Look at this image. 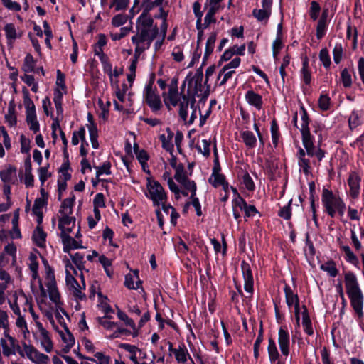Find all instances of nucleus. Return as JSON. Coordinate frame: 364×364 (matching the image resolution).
Instances as JSON below:
<instances>
[{
	"mask_svg": "<svg viewBox=\"0 0 364 364\" xmlns=\"http://www.w3.org/2000/svg\"><path fill=\"white\" fill-rule=\"evenodd\" d=\"M321 203L325 212L331 218L338 213L342 217L346 210V204L342 198L333 193L332 191L323 188L321 195Z\"/></svg>",
	"mask_w": 364,
	"mask_h": 364,
	"instance_id": "6",
	"label": "nucleus"
},
{
	"mask_svg": "<svg viewBox=\"0 0 364 364\" xmlns=\"http://www.w3.org/2000/svg\"><path fill=\"white\" fill-rule=\"evenodd\" d=\"M33 336L36 342L40 345L42 349L49 353L53 351V343L49 332L43 327L42 323H38V328L33 331Z\"/></svg>",
	"mask_w": 364,
	"mask_h": 364,
	"instance_id": "10",
	"label": "nucleus"
},
{
	"mask_svg": "<svg viewBox=\"0 0 364 364\" xmlns=\"http://www.w3.org/2000/svg\"><path fill=\"white\" fill-rule=\"evenodd\" d=\"M46 316L51 323L53 328L58 333L64 348H65L67 350H69L75 344V338L73 334L68 330V328L60 329V328L55 324L54 318L51 314L47 313Z\"/></svg>",
	"mask_w": 364,
	"mask_h": 364,
	"instance_id": "11",
	"label": "nucleus"
},
{
	"mask_svg": "<svg viewBox=\"0 0 364 364\" xmlns=\"http://www.w3.org/2000/svg\"><path fill=\"white\" fill-rule=\"evenodd\" d=\"M119 347L124 349L128 354L127 357L132 360L133 364H139V358L142 355V351L136 346L129 343H120Z\"/></svg>",
	"mask_w": 364,
	"mask_h": 364,
	"instance_id": "17",
	"label": "nucleus"
},
{
	"mask_svg": "<svg viewBox=\"0 0 364 364\" xmlns=\"http://www.w3.org/2000/svg\"><path fill=\"white\" fill-rule=\"evenodd\" d=\"M306 152L300 148L299 149V165L304 173L308 174L310 171V161L305 158Z\"/></svg>",
	"mask_w": 364,
	"mask_h": 364,
	"instance_id": "40",
	"label": "nucleus"
},
{
	"mask_svg": "<svg viewBox=\"0 0 364 364\" xmlns=\"http://www.w3.org/2000/svg\"><path fill=\"white\" fill-rule=\"evenodd\" d=\"M9 316L6 311L0 309V328L4 329V333H9Z\"/></svg>",
	"mask_w": 364,
	"mask_h": 364,
	"instance_id": "52",
	"label": "nucleus"
},
{
	"mask_svg": "<svg viewBox=\"0 0 364 364\" xmlns=\"http://www.w3.org/2000/svg\"><path fill=\"white\" fill-rule=\"evenodd\" d=\"M32 238L38 247H44L46 246V234L39 225L34 230Z\"/></svg>",
	"mask_w": 364,
	"mask_h": 364,
	"instance_id": "29",
	"label": "nucleus"
},
{
	"mask_svg": "<svg viewBox=\"0 0 364 364\" xmlns=\"http://www.w3.org/2000/svg\"><path fill=\"white\" fill-rule=\"evenodd\" d=\"M70 291V294L77 301H83L85 300L86 296L85 293L82 291V288L77 281L76 282V284H73L68 288Z\"/></svg>",
	"mask_w": 364,
	"mask_h": 364,
	"instance_id": "42",
	"label": "nucleus"
},
{
	"mask_svg": "<svg viewBox=\"0 0 364 364\" xmlns=\"http://www.w3.org/2000/svg\"><path fill=\"white\" fill-rule=\"evenodd\" d=\"M286 304L291 311V308L299 306V299L297 294L294 293L290 286L286 284L284 287Z\"/></svg>",
	"mask_w": 364,
	"mask_h": 364,
	"instance_id": "20",
	"label": "nucleus"
},
{
	"mask_svg": "<svg viewBox=\"0 0 364 364\" xmlns=\"http://www.w3.org/2000/svg\"><path fill=\"white\" fill-rule=\"evenodd\" d=\"M173 136V132L168 127L166 129L165 133L159 134V140L161 142L163 149L168 152H172L173 150V144L172 143Z\"/></svg>",
	"mask_w": 364,
	"mask_h": 364,
	"instance_id": "21",
	"label": "nucleus"
},
{
	"mask_svg": "<svg viewBox=\"0 0 364 364\" xmlns=\"http://www.w3.org/2000/svg\"><path fill=\"white\" fill-rule=\"evenodd\" d=\"M16 169L14 167L9 166L0 172V178L4 183H9L15 178Z\"/></svg>",
	"mask_w": 364,
	"mask_h": 364,
	"instance_id": "43",
	"label": "nucleus"
},
{
	"mask_svg": "<svg viewBox=\"0 0 364 364\" xmlns=\"http://www.w3.org/2000/svg\"><path fill=\"white\" fill-rule=\"evenodd\" d=\"M25 300V307L23 308V311H26V308H28L29 313L31 314L32 318L33 319L36 325V328H38V323H41L39 321L38 315L34 311L33 307L31 303L28 301V299L23 295V296Z\"/></svg>",
	"mask_w": 364,
	"mask_h": 364,
	"instance_id": "48",
	"label": "nucleus"
},
{
	"mask_svg": "<svg viewBox=\"0 0 364 364\" xmlns=\"http://www.w3.org/2000/svg\"><path fill=\"white\" fill-rule=\"evenodd\" d=\"M273 0H262V9H255L252 11L253 16L260 22L267 23L272 14Z\"/></svg>",
	"mask_w": 364,
	"mask_h": 364,
	"instance_id": "14",
	"label": "nucleus"
},
{
	"mask_svg": "<svg viewBox=\"0 0 364 364\" xmlns=\"http://www.w3.org/2000/svg\"><path fill=\"white\" fill-rule=\"evenodd\" d=\"M23 92L24 95L23 104L26 108V114L27 116L36 115V107L33 102L29 97V93L28 90L24 88L23 90Z\"/></svg>",
	"mask_w": 364,
	"mask_h": 364,
	"instance_id": "35",
	"label": "nucleus"
},
{
	"mask_svg": "<svg viewBox=\"0 0 364 364\" xmlns=\"http://www.w3.org/2000/svg\"><path fill=\"white\" fill-rule=\"evenodd\" d=\"M26 122L31 130L36 133L39 131V123L37 120L36 115L26 117Z\"/></svg>",
	"mask_w": 364,
	"mask_h": 364,
	"instance_id": "64",
	"label": "nucleus"
},
{
	"mask_svg": "<svg viewBox=\"0 0 364 364\" xmlns=\"http://www.w3.org/2000/svg\"><path fill=\"white\" fill-rule=\"evenodd\" d=\"M74 197L66 198L63 201L59 211L60 214V218H73L71 215L73 213V206L74 205Z\"/></svg>",
	"mask_w": 364,
	"mask_h": 364,
	"instance_id": "25",
	"label": "nucleus"
},
{
	"mask_svg": "<svg viewBox=\"0 0 364 364\" xmlns=\"http://www.w3.org/2000/svg\"><path fill=\"white\" fill-rule=\"evenodd\" d=\"M341 79L343 85L345 87H350L352 85V77L350 72L347 69L344 68L341 73Z\"/></svg>",
	"mask_w": 364,
	"mask_h": 364,
	"instance_id": "54",
	"label": "nucleus"
},
{
	"mask_svg": "<svg viewBox=\"0 0 364 364\" xmlns=\"http://www.w3.org/2000/svg\"><path fill=\"white\" fill-rule=\"evenodd\" d=\"M303 308L304 311L302 312V326L304 331L307 335L312 336L314 334V329L312 327L311 321L306 306H304Z\"/></svg>",
	"mask_w": 364,
	"mask_h": 364,
	"instance_id": "36",
	"label": "nucleus"
},
{
	"mask_svg": "<svg viewBox=\"0 0 364 364\" xmlns=\"http://www.w3.org/2000/svg\"><path fill=\"white\" fill-rule=\"evenodd\" d=\"M225 181H226L225 176L221 174L216 167H214L213 169V173L208 178L209 183L211 184L213 187L218 188L222 184H224Z\"/></svg>",
	"mask_w": 364,
	"mask_h": 364,
	"instance_id": "30",
	"label": "nucleus"
},
{
	"mask_svg": "<svg viewBox=\"0 0 364 364\" xmlns=\"http://www.w3.org/2000/svg\"><path fill=\"white\" fill-rule=\"evenodd\" d=\"M15 323L19 332L22 334L23 338L28 339L30 336V331L28 328L24 315L22 314L20 316H17Z\"/></svg>",
	"mask_w": 364,
	"mask_h": 364,
	"instance_id": "33",
	"label": "nucleus"
},
{
	"mask_svg": "<svg viewBox=\"0 0 364 364\" xmlns=\"http://www.w3.org/2000/svg\"><path fill=\"white\" fill-rule=\"evenodd\" d=\"M75 228V218H59L58 228L60 230V235H69L73 230Z\"/></svg>",
	"mask_w": 364,
	"mask_h": 364,
	"instance_id": "22",
	"label": "nucleus"
},
{
	"mask_svg": "<svg viewBox=\"0 0 364 364\" xmlns=\"http://www.w3.org/2000/svg\"><path fill=\"white\" fill-rule=\"evenodd\" d=\"M164 102L168 110L173 107L178 106V114L181 119L188 124H192L197 118V107L196 100L182 92L179 93L176 85L168 87L167 92L163 93Z\"/></svg>",
	"mask_w": 364,
	"mask_h": 364,
	"instance_id": "3",
	"label": "nucleus"
},
{
	"mask_svg": "<svg viewBox=\"0 0 364 364\" xmlns=\"http://www.w3.org/2000/svg\"><path fill=\"white\" fill-rule=\"evenodd\" d=\"M173 355L177 363L180 364H195L188 349L183 344L174 350Z\"/></svg>",
	"mask_w": 364,
	"mask_h": 364,
	"instance_id": "18",
	"label": "nucleus"
},
{
	"mask_svg": "<svg viewBox=\"0 0 364 364\" xmlns=\"http://www.w3.org/2000/svg\"><path fill=\"white\" fill-rule=\"evenodd\" d=\"M85 359L95 364H109V358L100 352L95 354V358L85 357Z\"/></svg>",
	"mask_w": 364,
	"mask_h": 364,
	"instance_id": "51",
	"label": "nucleus"
},
{
	"mask_svg": "<svg viewBox=\"0 0 364 364\" xmlns=\"http://www.w3.org/2000/svg\"><path fill=\"white\" fill-rule=\"evenodd\" d=\"M165 0H143L141 4L142 13L141 15L151 16L156 19H161V36H164L168 30V10L163 6Z\"/></svg>",
	"mask_w": 364,
	"mask_h": 364,
	"instance_id": "5",
	"label": "nucleus"
},
{
	"mask_svg": "<svg viewBox=\"0 0 364 364\" xmlns=\"http://www.w3.org/2000/svg\"><path fill=\"white\" fill-rule=\"evenodd\" d=\"M45 205V200L43 198H38L35 200L33 206V213L38 217L42 216V208Z\"/></svg>",
	"mask_w": 364,
	"mask_h": 364,
	"instance_id": "55",
	"label": "nucleus"
},
{
	"mask_svg": "<svg viewBox=\"0 0 364 364\" xmlns=\"http://www.w3.org/2000/svg\"><path fill=\"white\" fill-rule=\"evenodd\" d=\"M241 269L244 279V288L247 293L252 294L254 291V279L250 264L242 261L241 263Z\"/></svg>",
	"mask_w": 364,
	"mask_h": 364,
	"instance_id": "15",
	"label": "nucleus"
},
{
	"mask_svg": "<svg viewBox=\"0 0 364 364\" xmlns=\"http://www.w3.org/2000/svg\"><path fill=\"white\" fill-rule=\"evenodd\" d=\"M182 188L186 190H189L191 192V197L196 196V185L193 181H191L190 179H186L184 182L180 183Z\"/></svg>",
	"mask_w": 364,
	"mask_h": 364,
	"instance_id": "60",
	"label": "nucleus"
},
{
	"mask_svg": "<svg viewBox=\"0 0 364 364\" xmlns=\"http://www.w3.org/2000/svg\"><path fill=\"white\" fill-rule=\"evenodd\" d=\"M154 75L150 78L143 90L144 102L149 107L151 110L158 114L162 107V102L157 89L154 86Z\"/></svg>",
	"mask_w": 364,
	"mask_h": 364,
	"instance_id": "8",
	"label": "nucleus"
},
{
	"mask_svg": "<svg viewBox=\"0 0 364 364\" xmlns=\"http://www.w3.org/2000/svg\"><path fill=\"white\" fill-rule=\"evenodd\" d=\"M245 99L250 106L255 107L258 111L262 109L263 100L259 94L252 90H247L245 95Z\"/></svg>",
	"mask_w": 364,
	"mask_h": 364,
	"instance_id": "19",
	"label": "nucleus"
},
{
	"mask_svg": "<svg viewBox=\"0 0 364 364\" xmlns=\"http://www.w3.org/2000/svg\"><path fill=\"white\" fill-rule=\"evenodd\" d=\"M63 245V251L69 252L71 250H75L82 247L81 242L75 240L69 235H60Z\"/></svg>",
	"mask_w": 364,
	"mask_h": 364,
	"instance_id": "24",
	"label": "nucleus"
},
{
	"mask_svg": "<svg viewBox=\"0 0 364 364\" xmlns=\"http://www.w3.org/2000/svg\"><path fill=\"white\" fill-rule=\"evenodd\" d=\"M321 269L327 272L329 276L335 277L338 274V270L336 267V264L333 262H327L321 266Z\"/></svg>",
	"mask_w": 364,
	"mask_h": 364,
	"instance_id": "50",
	"label": "nucleus"
},
{
	"mask_svg": "<svg viewBox=\"0 0 364 364\" xmlns=\"http://www.w3.org/2000/svg\"><path fill=\"white\" fill-rule=\"evenodd\" d=\"M343 46L341 43H336L333 50V56L335 63L338 64L342 60L343 57Z\"/></svg>",
	"mask_w": 364,
	"mask_h": 364,
	"instance_id": "58",
	"label": "nucleus"
},
{
	"mask_svg": "<svg viewBox=\"0 0 364 364\" xmlns=\"http://www.w3.org/2000/svg\"><path fill=\"white\" fill-rule=\"evenodd\" d=\"M319 59L326 68H328L331 65V58L328 51L326 48H323L319 53Z\"/></svg>",
	"mask_w": 364,
	"mask_h": 364,
	"instance_id": "63",
	"label": "nucleus"
},
{
	"mask_svg": "<svg viewBox=\"0 0 364 364\" xmlns=\"http://www.w3.org/2000/svg\"><path fill=\"white\" fill-rule=\"evenodd\" d=\"M240 137L242 142L249 149H253L257 144V137L253 132L249 130L242 131L240 132Z\"/></svg>",
	"mask_w": 364,
	"mask_h": 364,
	"instance_id": "28",
	"label": "nucleus"
},
{
	"mask_svg": "<svg viewBox=\"0 0 364 364\" xmlns=\"http://www.w3.org/2000/svg\"><path fill=\"white\" fill-rule=\"evenodd\" d=\"M31 171V164L30 161L28 160L25 163V173L23 179V183L25 186L28 188L33 186L34 178Z\"/></svg>",
	"mask_w": 364,
	"mask_h": 364,
	"instance_id": "39",
	"label": "nucleus"
},
{
	"mask_svg": "<svg viewBox=\"0 0 364 364\" xmlns=\"http://www.w3.org/2000/svg\"><path fill=\"white\" fill-rule=\"evenodd\" d=\"M345 286L350 305L359 318L363 316V295L354 273L348 272L345 274Z\"/></svg>",
	"mask_w": 364,
	"mask_h": 364,
	"instance_id": "4",
	"label": "nucleus"
},
{
	"mask_svg": "<svg viewBox=\"0 0 364 364\" xmlns=\"http://www.w3.org/2000/svg\"><path fill=\"white\" fill-rule=\"evenodd\" d=\"M321 11L320 5L317 1H313L311 3L309 15L313 21H316Z\"/></svg>",
	"mask_w": 364,
	"mask_h": 364,
	"instance_id": "62",
	"label": "nucleus"
},
{
	"mask_svg": "<svg viewBox=\"0 0 364 364\" xmlns=\"http://www.w3.org/2000/svg\"><path fill=\"white\" fill-rule=\"evenodd\" d=\"M146 186V191L144 194L152 201L154 206L159 207L162 203L167 202V193L159 181L148 177Z\"/></svg>",
	"mask_w": 364,
	"mask_h": 364,
	"instance_id": "7",
	"label": "nucleus"
},
{
	"mask_svg": "<svg viewBox=\"0 0 364 364\" xmlns=\"http://www.w3.org/2000/svg\"><path fill=\"white\" fill-rule=\"evenodd\" d=\"M117 317L121 321H124L127 326H129L132 330V336L133 337H136L138 336V329L136 327V324L133 319L130 318L124 312L121 311L119 309L117 310Z\"/></svg>",
	"mask_w": 364,
	"mask_h": 364,
	"instance_id": "34",
	"label": "nucleus"
},
{
	"mask_svg": "<svg viewBox=\"0 0 364 364\" xmlns=\"http://www.w3.org/2000/svg\"><path fill=\"white\" fill-rule=\"evenodd\" d=\"M40 254L37 251L30 252L28 266L31 272V287L36 282L38 285L41 296L46 298L48 295L50 300L56 306L60 304V295L57 287L53 269L44 261L45 276L43 283L38 275V256Z\"/></svg>",
	"mask_w": 364,
	"mask_h": 364,
	"instance_id": "2",
	"label": "nucleus"
},
{
	"mask_svg": "<svg viewBox=\"0 0 364 364\" xmlns=\"http://www.w3.org/2000/svg\"><path fill=\"white\" fill-rule=\"evenodd\" d=\"M5 119L10 127L16 125V117L15 114V108L14 107L9 106L8 109V112L5 115Z\"/></svg>",
	"mask_w": 364,
	"mask_h": 364,
	"instance_id": "61",
	"label": "nucleus"
},
{
	"mask_svg": "<svg viewBox=\"0 0 364 364\" xmlns=\"http://www.w3.org/2000/svg\"><path fill=\"white\" fill-rule=\"evenodd\" d=\"M340 249L344 252L345 254V259L355 265L357 266L358 264V259L356 257V255L353 253V252L351 250L349 246L348 245H341Z\"/></svg>",
	"mask_w": 364,
	"mask_h": 364,
	"instance_id": "38",
	"label": "nucleus"
},
{
	"mask_svg": "<svg viewBox=\"0 0 364 364\" xmlns=\"http://www.w3.org/2000/svg\"><path fill=\"white\" fill-rule=\"evenodd\" d=\"M278 344L282 355L287 357L290 352L291 338L287 326H281L279 328Z\"/></svg>",
	"mask_w": 364,
	"mask_h": 364,
	"instance_id": "12",
	"label": "nucleus"
},
{
	"mask_svg": "<svg viewBox=\"0 0 364 364\" xmlns=\"http://www.w3.org/2000/svg\"><path fill=\"white\" fill-rule=\"evenodd\" d=\"M216 41V33H212L208 38L206 45H205V50L204 54V58H208V56L212 53L213 49L215 48V43Z\"/></svg>",
	"mask_w": 364,
	"mask_h": 364,
	"instance_id": "46",
	"label": "nucleus"
},
{
	"mask_svg": "<svg viewBox=\"0 0 364 364\" xmlns=\"http://www.w3.org/2000/svg\"><path fill=\"white\" fill-rule=\"evenodd\" d=\"M60 311L57 310L55 314V318L54 319L55 324L60 328V329L63 328H68V326L66 325L65 319L63 316H66V318L68 319V316L67 313L62 309H60Z\"/></svg>",
	"mask_w": 364,
	"mask_h": 364,
	"instance_id": "44",
	"label": "nucleus"
},
{
	"mask_svg": "<svg viewBox=\"0 0 364 364\" xmlns=\"http://www.w3.org/2000/svg\"><path fill=\"white\" fill-rule=\"evenodd\" d=\"M4 335L6 339H1V341L3 354L8 357L11 355H15L16 348H19L16 340L11 336L9 333H4Z\"/></svg>",
	"mask_w": 364,
	"mask_h": 364,
	"instance_id": "16",
	"label": "nucleus"
},
{
	"mask_svg": "<svg viewBox=\"0 0 364 364\" xmlns=\"http://www.w3.org/2000/svg\"><path fill=\"white\" fill-rule=\"evenodd\" d=\"M360 177L355 173L349 176L348 183L350 187V195L352 198H355L360 193Z\"/></svg>",
	"mask_w": 364,
	"mask_h": 364,
	"instance_id": "23",
	"label": "nucleus"
},
{
	"mask_svg": "<svg viewBox=\"0 0 364 364\" xmlns=\"http://www.w3.org/2000/svg\"><path fill=\"white\" fill-rule=\"evenodd\" d=\"M302 143L308 156H316L318 161H321L325 156L324 151L319 147L314 145L311 135L302 136Z\"/></svg>",
	"mask_w": 364,
	"mask_h": 364,
	"instance_id": "13",
	"label": "nucleus"
},
{
	"mask_svg": "<svg viewBox=\"0 0 364 364\" xmlns=\"http://www.w3.org/2000/svg\"><path fill=\"white\" fill-rule=\"evenodd\" d=\"M18 353L22 357L27 358L34 364H48L50 360L47 355L41 353L33 346L26 343L22 344V349Z\"/></svg>",
	"mask_w": 364,
	"mask_h": 364,
	"instance_id": "9",
	"label": "nucleus"
},
{
	"mask_svg": "<svg viewBox=\"0 0 364 364\" xmlns=\"http://www.w3.org/2000/svg\"><path fill=\"white\" fill-rule=\"evenodd\" d=\"M111 318L110 316H105L103 317L98 318V323L107 330H112L117 326V323L111 321L109 320Z\"/></svg>",
	"mask_w": 364,
	"mask_h": 364,
	"instance_id": "53",
	"label": "nucleus"
},
{
	"mask_svg": "<svg viewBox=\"0 0 364 364\" xmlns=\"http://www.w3.org/2000/svg\"><path fill=\"white\" fill-rule=\"evenodd\" d=\"M80 139L81 140V142L86 143V146H88L85 139V129L83 127H80L78 131L73 133L71 140L72 144L74 146L77 145Z\"/></svg>",
	"mask_w": 364,
	"mask_h": 364,
	"instance_id": "45",
	"label": "nucleus"
},
{
	"mask_svg": "<svg viewBox=\"0 0 364 364\" xmlns=\"http://www.w3.org/2000/svg\"><path fill=\"white\" fill-rule=\"evenodd\" d=\"M151 16L140 15L136 21V33L132 37V42L135 46L134 53L140 55L148 50L152 42L154 43L155 50H159L164 43L166 33L161 36V24L159 26L154 23Z\"/></svg>",
	"mask_w": 364,
	"mask_h": 364,
	"instance_id": "1",
	"label": "nucleus"
},
{
	"mask_svg": "<svg viewBox=\"0 0 364 364\" xmlns=\"http://www.w3.org/2000/svg\"><path fill=\"white\" fill-rule=\"evenodd\" d=\"M174 178L179 183L181 182H184L185 180L188 179L186 171L184 169L182 165L176 166V173L174 174Z\"/></svg>",
	"mask_w": 364,
	"mask_h": 364,
	"instance_id": "56",
	"label": "nucleus"
},
{
	"mask_svg": "<svg viewBox=\"0 0 364 364\" xmlns=\"http://www.w3.org/2000/svg\"><path fill=\"white\" fill-rule=\"evenodd\" d=\"M35 67V60L31 54H27L22 65V70L26 73H31Z\"/></svg>",
	"mask_w": 364,
	"mask_h": 364,
	"instance_id": "49",
	"label": "nucleus"
},
{
	"mask_svg": "<svg viewBox=\"0 0 364 364\" xmlns=\"http://www.w3.org/2000/svg\"><path fill=\"white\" fill-rule=\"evenodd\" d=\"M271 134H272V144L276 147L279 143V127L275 121H272V122L271 124Z\"/></svg>",
	"mask_w": 364,
	"mask_h": 364,
	"instance_id": "57",
	"label": "nucleus"
},
{
	"mask_svg": "<svg viewBox=\"0 0 364 364\" xmlns=\"http://www.w3.org/2000/svg\"><path fill=\"white\" fill-rule=\"evenodd\" d=\"M203 73H197L193 79L190 81L188 87H193V91L196 95H203L204 87L203 86Z\"/></svg>",
	"mask_w": 364,
	"mask_h": 364,
	"instance_id": "27",
	"label": "nucleus"
},
{
	"mask_svg": "<svg viewBox=\"0 0 364 364\" xmlns=\"http://www.w3.org/2000/svg\"><path fill=\"white\" fill-rule=\"evenodd\" d=\"M267 352L271 363H274L279 360L280 354L277 349L275 341L271 338L268 340Z\"/></svg>",
	"mask_w": 364,
	"mask_h": 364,
	"instance_id": "31",
	"label": "nucleus"
},
{
	"mask_svg": "<svg viewBox=\"0 0 364 364\" xmlns=\"http://www.w3.org/2000/svg\"><path fill=\"white\" fill-rule=\"evenodd\" d=\"M124 285L129 289H138L141 285L138 275V271H134V274H128L125 277Z\"/></svg>",
	"mask_w": 364,
	"mask_h": 364,
	"instance_id": "26",
	"label": "nucleus"
},
{
	"mask_svg": "<svg viewBox=\"0 0 364 364\" xmlns=\"http://www.w3.org/2000/svg\"><path fill=\"white\" fill-rule=\"evenodd\" d=\"M301 77L306 85H309L311 80V72L309 70V62L307 60L303 61L301 70Z\"/></svg>",
	"mask_w": 364,
	"mask_h": 364,
	"instance_id": "47",
	"label": "nucleus"
},
{
	"mask_svg": "<svg viewBox=\"0 0 364 364\" xmlns=\"http://www.w3.org/2000/svg\"><path fill=\"white\" fill-rule=\"evenodd\" d=\"M361 123V113L359 111L353 110L348 118V125L350 129H355L360 125Z\"/></svg>",
	"mask_w": 364,
	"mask_h": 364,
	"instance_id": "41",
	"label": "nucleus"
},
{
	"mask_svg": "<svg viewBox=\"0 0 364 364\" xmlns=\"http://www.w3.org/2000/svg\"><path fill=\"white\" fill-rule=\"evenodd\" d=\"M4 29L9 44H12L16 38L20 37V35L18 34L16 27L13 23L6 24Z\"/></svg>",
	"mask_w": 364,
	"mask_h": 364,
	"instance_id": "37",
	"label": "nucleus"
},
{
	"mask_svg": "<svg viewBox=\"0 0 364 364\" xmlns=\"http://www.w3.org/2000/svg\"><path fill=\"white\" fill-rule=\"evenodd\" d=\"M300 116L301 119V127H299L302 136L310 135V130L309 128V119L307 114L306 111L304 109V107H301L300 109Z\"/></svg>",
	"mask_w": 364,
	"mask_h": 364,
	"instance_id": "32",
	"label": "nucleus"
},
{
	"mask_svg": "<svg viewBox=\"0 0 364 364\" xmlns=\"http://www.w3.org/2000/svg\"><path fill=\"white\" fill-rule=\"evenodd\" d=\"M95 169L97 170L96 176L97 178H99L101 175L106 174V175H110L111 174V164L108 161H105L103 163V164L100 166H95Z\"/></svg>",
	"mask_w": 364,
	"mask_h": 364,
	"instance_id": "59",
	"label": "nucleus"
}]
</instances>
